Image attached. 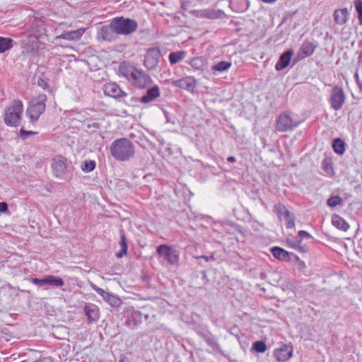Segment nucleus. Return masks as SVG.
<instances>
[{
	"label": "nucleus",
	"instance_id": "1",
	"mask_svg": "<svg viewBox=\"0 0 362 362\" xmlns=\"http://www.w3.org/2000/svg\"><path fill=\"white\" fill-rule=\"evenodd\" d=\"M111 156L117 160L127 161L135 154L133 143L127 138H119L115 140L110 147Z\"/></svg>",
	"mask_w": 362,
	"mask_h": 362
},
{
	"label": "nucleus",
	"instance_id": "2",
	"mask_svg": "<svg viewBox=\"0 0 362 362\" xmlns=\"http://www.w3.org/2000/svg\"><path fill=\"white\" fill-rule=\"evenodd\" d=\"M46 101L47 95L45 93H40L37 97L31 100L27 108L26 114L32 122H36L45 111Z\"/></svg>",
	"mask_w": 362,
	"mask_h": 362
},
{
	"label": "nucleus",
	"instance_id": "3",
	"mask_svg": "<svg viewBox=\"0 0 362 362\" xmlns=\"http://www.w3.org/2000/svg\"><path fill=\"white\" fill-rule=\"evenodd\" d=\"M23 103L15 100L12 105L8 107L4 114V122L10 127H18L20 124L23 112Z\"/></svg>",
	"mask_w": 362,
	"mask_h": 362
},
{
	"label": "nucleus",
	"instance_id": "4",
	"mask_svg": "<svg viewBox=\"0 0 362 362\" xmlns=\"http://www.w3.org/2000/svg\"><path fill=\"white\" fill-rule=\"evenodd\" d=\"M112 25L117 35H128L135 32L138 28L137 22L123 16L112 19Z\"/></svg>",
	"mask_w": 362,
	"mask_h": 362
},
{
	"label": "nucleus",
	"instance_id": "5",
	"mask_svg": "<svg viewBox=\"0 0 362 362\" xmlns=\"http://www.w3.org/2000/svg\"><path fill=\"white\" fill-rule=\"evenodd\" d=\"M300 122L297 115L291 112H284L276 119V130L280 132H285L297 127Z\"/></svg>",
	"mask_w": 362,
	"mask_h": 362
},
{
	"label": "nucleus",
	"instance_id": "6",
	"mask_svg": "<svg viewBox=\"0 0 362 362\" xmlns=\"http://www.w3.org/2000/svg\"><path fill=\"white\" fill-rule=\"evenodd\" d=\"M51 168L55 177L65 180L68 172L67 158L61 155L55 156L52 159Z\"/></svg>",
	"mask_w": 362,
	"mask_h": 362
},
{
	"label": "nucleus",
	"instance_id": "7",
	"mask_svg": "<svg viewBox=\"0 0 362 362\" xmlns=\"http://www.w3.org/2000/svg\"><path fill=\"white\" fill-rule=\"evenodd\" d=\"M345 99L344 92L341 87L335 86L332 88L329 98L331 108L334 110H341L345 103Z\"/></svg>",
	"mask_w": 362,
	"mask_h": 362
},
{
	"label": "nucleus",
	"instance_id": "8",
	"mask_svg": "<svg viewBox=\"0 0 362 362\" xmlns=\"http://www.w3.org/2000/svg\"><path fill=\"white\" fill-rule=\"evenodd\" d=\"M160 258H162L163 262L175 265L178 263L179 252L170 247L160 245Z\"/></svg>",
	"mask_w": 362,
	"mask_h": 362
},
{
	"label": "nucleus",
	"instance_id": "9",
	"mask_svg": "<svg viewBox=\"0 0 362 362\" xmlns=\"http://www.w3.org/2000/svg\"><path fill=\"white\" fill-rule=\"evenodd\" d=\"M157 97H158V86H155L153 88L148 89L146 93L140 98L132 96L128 101L126 102V103L129 105L135 106L138 102H141L142 103H148Z\"/></svg>",
	"mask_w": 362,
	"mask_h": 362
},
{
	"label": "nucleus",
	"instance_id": "10",
	"mask_svg": "<svg viewBox=\"0 0 362 362\" xmlns=\"http://www.w3.org/2000/svg\"><path fill=\"white\" fill-rule=\"evenodd\" d=\"M293 346L291 344H284L274 351V356L278 362H285L293 356Z\"/></svg>",
	"mask_w": 362,
	"mask_h": 362
},
{
	"label": "nucleus",
	"instance_id": "11",
	"mask_svg": "<svg viewBox=\"0 0 362 362\" xmlns=\"http://www.w3.org/2000/svg\"><path fill=\"white\" fill-rule=\"evenodd\" d=\"M103 91L105 95L117 100L126 97L127 94L123 91L116 83H109L103 86Z\"/></svg>",
	"mask_w": 362,
	"mask_h": 362
},
{
	"label": "nucleus",
	"instance_id": "12",
	"mask_svg": "<svg viewBox=\"0 0 362 362\" xmlns=\"http://www.w3.org/2000/svg\"><path fill=\"white\" fill-rule=\"evenodd\" d=\"M158 64V47L149 48L145 55L144 65L148 69H153Z\"/></svg>",
	"mask_w": 362,
	"mask_h": 362
},
{
	"label": "nucleus",
	"instance_id": "13",
	"mask_svg": "<svg viewBox=\"0 0 362 362\" xmlns=\"http://www.w3.org/2000/svg\"><path fill=\"white\" fill-rule=\"evenodd\" d=\"M172 83L176 87H179L193 93L197 83L194 77L185 76L179 80L173 81Z\"/></svg>",
	"mask_w": 362,
	"mask_h": 362
},
{
	"label": "nucleus",
	"instance_id": "14",
	"mask_svg": "<svg viewBox=\"0 0 362 362\" xmlns=\"http://www.w3.org/2000/svg\"><path fill=\"white\" fill-rule=\"evenodd\" d=\"M83 312L87 317L88 324L96 322L100 317V310L98 307L90 303H85Z\"/></svg>",
	"mask_w": 362,
	"mask_h": 362
},
{
	"label": "nucleus",
	"instance_id": "15",
	"mask_svg": "<svg viewBox=\"0 0 362 362\" xmlns=\"http://www.w3.org/2000/svg\"><path fill=\"white\" fill-rule=\"evenodd\" d=\"M98 35L105 41L112 42L116 40L117 34L114 27H112V21L109 25L101 27Z\"/></svg>",
	"mask_w": 362,
	"mask_h": 362
},
{
	"label": "nucleus",
	"instance_id": "16",
	"mask_svg": "<svg viewBox=\"0 0 362 362\" xmlns=\"http://www.w3.org/2000/svg\"><path fill=\"white\" fill-rule=\"evenodd\" d=\"M131 82L135 86L139 88H143L150 83L151 78L149 76L145 74L143 71L138 70L137 71H136V74L132 78Z\"/></svg>",
	"mask_w": 362,
	"mask_h": 362
},
{
	"label": "nucleus",
	"instance_id": "17",
	"mask_svg": "<svg viewBox=\"0 0 362 362\" xmlns=\"http://www.w3.org/2000/svg\"><path fill=\"white\" fill-rule=\"evenodd\" d=\"M138 69L134 66L126 63H122L119 66V74L127 78L129 81H132Z\"/></svg>",
	"mask_w": 362,
	"mask_h": 362
},
{
	"label": "nucleus",
	"instance_id": "18",
	"mask_svg": "<svg viewBox=\"0 0 362 362\" xmlns=\"http://www.w3.org/2000/svg\"><path fill=\"white\" fill-rule=\"evenodd\" d=\"M349 13L346 8L337 9L334 12V19L337 24L344 25L349 19Z\"/></svg>",
	"mask_w": 362,
	"mask_h": 362
},
{
	"label": "nucleus",
	"instance_id": "19",
	"mask_svg": "<svg viewBox=\"0 0 362 362\" xmlns=\"http://www.w3.org/2000/svg\"><path fill=\"white\" fill-rule=\"evenodd\" d=\"M84 33L83 29H78L71 31H65L57 37V39H64L66 40H79Z\"/></svg>",
	"mask_w": 362,
	"mask_h": 362
},
{
	"label": "nucleus",
	"instance_id": "20",
	"mask_svg": "<svg viewBox=\"0 0 362 362\" xmlns=\"http://www.w3.org/2000/svg\"><path fill=\"white\" fill-rule=\"evenodd\" d=\"M293 54V51L289 49L284 52L279 58V61L276 62L275 65V68L277 71L282 70L285 69L287 66H288L291 56Z\"/></svg>",
	"mask_w": 362,
	"mask_h": 362
},
{
	"label": "nucleus",
	"instance_id": "21",
	"mask_svg": "<svg viewBox=\"0 0 362 362\" xmlns=\"http://www.w3.org/2000/svg\"><path fill=\"white\" fill-rule=\"evenodd\" d=\"M315 47L310 42H304L299 50V57L305 58L312 55L315 51Z\"/></svg>",
	"mask_w": 362,
	"mask_h": 362
},
{
	"label": "nucleus",
	"instance_id": "22",
	"mask_svg": "<svg viewBox=\"0 0 362 362\" xmlns=\"http://www.w3.org/2000/svg\"><path fill=\"white\" fill-rule=\"evenodd\" d=\"M332 223L337 228L347 231L349 228V224L342 217L337 214H334L332 217Z\"/></svg>",
	"mask_w": 362,
	"mask_h": 362
},
{
	"label": "nucleus",
	"instance_id": "23",
	"mask_svg": "<svg viewBox=\"0 0 362 362\" xmlns=\"http://www.w3.org/2000/svg\"><path fill=\"white\" fill-rule=\"evenodd\" d=\"M15 45L16 42L12 38L0 36V54L10 50Z\"/></svg>",
	"mask_w": 362,
	"mask_h": 362
},
{
	"label": "nucleus",
	"instance_id": "24",
	"mask_svg": "<svg viewBox=\"0 0 362 362\" xmlns=\"http://www.w3.org/2000/svg\"><path fill=\"white\" fill-rule=\"evenodd\" d=\"M232 66L230 62L222 61L211 66V71L214 75L227 71Z\"/></svg>",
	"mask_w": 362,
	"mask_h": 362
},
{
	"label": "nucleus",
	"instance_id": "25",
	"mask_svg": "<svg viewBox=\"0 0 362 362\" xmlns=\"http://www.w3.org/2000/svg\"><path fill=\"white\" fill-rule=\"evenodd\" d=\"M189 63L194 70H204L207 64L206 59L203 57H194Z\"/></svg>",
	"mask_w": 362,
	"mask_h": 362
},
{
	"label": "nucleus",
	"instance_id": "26",
	"mask_svg": "<svg viewBox=\"0 0 362 362\" xmlns=\"http://www.w3.org/2000/svg\"><path fill=\"white\" fill-rule=\"evenodd\" d=\"M103 300L109 303L112 307L117 308L121 305V300L116 296L105 291L102 296Z\"/></svg>",
	"mask_w": 362,
	"mask_h": 362
},
{
	"label": "nucleus",
	"instance_id": "27",
	"mask_svg": "<svg viewBox=\"0 0 362 362\" xmlns=\"http://www.w3.org/2000/svg\"><path fill=\"white\" fill-rule=\"evenodd\" d=\"M272 253L275 258L279 260L286 261L289 259V252L279 247L272 248Z\"/></svg>",
	"mask_w": 362,
	"mask_h": 362
},
{
	"label": "nucleus",
	"instance_id": "28",
	"mask_svg": "<svg viewBox=\"0 0 362 362\" xmlns=\"http://www.w3.org/2000/svg\"><path fill=\"white\" fill-rule=\"evenodd\" d=\"M222 12L214 8H208L201 11V16L209 19H217L221 17Z\"/></svg>",
	"mask_w": 362,
	"mask_h": 362
},
{
	"label": "nucleus",
	"instance_id": "29",
	"mask_svg": "<svg viewBox=\"0 0 362 362\" xmlns=\"http://www.w3.org/2000/svg\"><path fill=\"white\" fill-rule=\"evenodd\" d=\"M120 250L116 252L115 256L118 258H122L128 252V244L124 234H122L119 240Z\"/></svg>",
	"mask_w": 362,
	"mask_h": 362
},
{
	"label": "nucleus",
	"instance_id": "30",
	"mask_svg": "<svg viewBox=\"0 0 362 362\" xmlns=\"http://www.w3.org/2000/svg\"><path fill=\"white\" fill-rule=\"evenodd\" d=\"M46 280L48 286L61 287L64 284V280L61 277L53 275H47Z\"/></svg>",
	"mask_w": 362,
	"mask_h": 362
},
{
	"label": "nucleus",
	"instance_id": "31",
	"mask_svg": "<svg viewBox=\"0 0 362 362\" xmlns=\"http://www.w3.org/2000/svg\"><path fill=\"white\" fill-rule=\"evenodd\" d=\"M274 212L278 216L280 221L283 220L284 216L289 212L286 207L281 203H277L274 206Z\"/></svg>",
	"mask_w": 362,
	"mask_h": 362
},
{
	"label": "nucleus",
	"instance_id": "32",
	"mask_svg": "<svg viewBox=\"0 0 362 362\" xmlns=\"http://www.w3.org/2000/svg\"><path fill=\"white\" fill-rule=\"evenodd\" d=\"M332 147L335 153L342 155L345 151V144L340 139H335L332 144Z\"/></svg>",
	"mask_w": 362,
	"mask_h": 362
},
{
	"label": "nucleus",
	"instance_id": "33",
	"mask_svg": "<svg viewBox=\"0 0 362 362\" xmlns=\"http://www.w3.org/2000/svg\"><path fill=\"white\" fill-rule=\"evenodd\" d=\"M186 55V52H171L169 54L168 59L171 64H175L180 62Z\"/></svg>",
	"mask_w": 362,
	"mask_h": 362
},
{
	"label": "nucleus",
	"instance_id": "34",
	"mask_svg": "<svg viewBox=\"0 0 362 362\" xmlns=\"http://www.w3.org/2000/svg\"><path fill=\"white\" fill-rule=\"evenodd\" d=\"M95 161L92 160H86L81 163V169L85 173H90L95 168Z\"/></svg>",
	"mask_w": 362,
	"mask_h": 362
},
{
	"label": "nucleus",
	"instance_id": "35",
	"mask_svg": "<svg viewBox=\"0 0 362 362\" xmlns=\"http://www.w3.org/2000/svg\"><path fill=\"white\" fill-rule=\"evenodd\" d=\"M327 204L329 207H335L338 205H342L343 204V200L341 197L339 196H332L329 197L327 201Z\"/></svg>",
	"mask_w": 362,
	"mask_h": 362
},
{
	"label": "nucleus",
	"instance_id": "36",
	"mask_svg": "<svg viewBox=\"0 0 362 362\" xmlns=\"http://www.w3.org/2000/svg\"><path fill=\"white\" fill-rule=\"evenodd\" d=\"M354 4L355 9L358 13L359 24L362 25V0H355Z\"/></svg>",
	"mask_w": 362,
	"mask_h": 362
},
{
	"label": "nucleus",
	"instance_id": "37",
	"mask_svg": "<svg viewBox=\"0 0 362 362\" xmlns=\"http://www.w3.org/2000/svg\"><path fill=\"white\" fill-rule=\"evenodd\" d=\"M286 222V227L288 228H292L295 226V218L290 211L287 213L283 218Z\"/></svg>",
	"mask_w": 362,
	"mask_h": 362
},
{
	"label": "nucleus",
	"instance_id": "38",
	"mask_svg": "<svg viewBox=\"0 0 362 362\" xmlns=\"http://www.w3.org/2000/svg\"><path fill=\"white\" fill-rule=\"evenodd\" d=\"M253 349L259 352L264 353L267 350L266 344L262 341H257L252 345Z\"/></svg>",
	"mask_w": 362,
	"mask_h": 362
},
{
	"label": "nucleus",
	"instance_id": "39",
	"mask_svg": "<svg viewBox=\"0 0 362 362\" xmlns=\"http://www.w3.org/2000/svg\"><path fill=\"white\" fill-rule=\"evenodd\" d=\"M37 134V132H33V131H28L24 129L23 128H21L19 131V136L23 139H26L29 136L31 135H35Z\"/></svg>",
	"mask_w": 362,
	"mask_h": 362
},
{
	"label": "nucleus",
	"instance_id": "40",
	"mask_svg": "<svg viewBox=\"0 0 362 362\" xmlns=\"http://www.w3.org/2000/svg\"><path fill=\"white\" fill-rule=\"evenodd\" d=\"M146 144H144V148H147L148 151H156V142L151 141L148 138H146Z\"/></svg>",
	"mask_w": 362,
	"mask_h": 362
},
{
	"label": "nucleus",
	"instance_id": "41",
	"mask_svg": "<svg viewBox=\"0 0 362 362\" xmlns=\"http://www.w3.org/2000/svg\"><path fill=\"white\" fill-rule=\"evenodd\" d=\"M31 281L33 284L40 287L47 285L46 276L42 279L32 278Z\"/></svg>",
	"mask_w": 362,
	"mask_h": 362
},
{
	"label": "nucleus",
	"instance_id": "42",
	"mask_svg": "<svg viewBox=\"0 0 362 362\" xmlns=\"http://www.w3.org/2000/svg\"><path fill=\"white\" fill-rule=\"evenodd\" d=\"M286 242L291 248L298 249V247H300L301 240L287 239Z\"/></svg>",
	"mask_w": 362,
	"mask_h": 362
},
{
	"label": "nucleus",
	"instance_id": "43",
	"mask_svg": "<svg viewBox=\"0 0 362 362\" xmlns=\"http://www.w3.org/2000/svg\"><path fill=\"white\" fill-rule=\"evenodd\" d=\"M322 168L323 170L328 174H333L334 170L332 164L329 163L327 160H324L322 162Z\"/></svg>",
	"mask_w": 362,
	"mask_h": 362
},
{
	"label": "nucleus",
	"instance_id": "44",
	"mask_svg": "<svg viewBox=\"0 0 362 362\" xmlns=\"http://www.w3.org/2000/svg\"><path fill=\"white\" fill-rule=\"evenodd\" d=\"M37 85L45 90L49 88L47 81L41 77L37 79Z\"/></svg>",
	"mask_w": 362,
	"mask_h": 362
},
{
	"label": "nucleus",
	"instance_id": "45",
	"mask_svg": "<svg viewBox=\"0 0 362 362\" xmlns=\"http://www.w3.org/2000/svg\"><path fill=\"white\" fill-rule=\"evenodd\" d=\"M90 287H91V288H92L93 290H94L95 291H96V292H97V293H98V294H99V295H100V296H102L105 293V291L103 289H102V288H99L98 286H96L95 284H93V283H90Z\"/></svg>",
	"mask_w": 362,
	"mask_h": 362
},
{
	"label": "nucleus",
	"instance_id": "46",
	"mask_svg": "<svg viewBox=\"0 0 362 362\" xmlns=\"http://www.w3.org/2000/svg\"><path fill=\"white\" fill-rule=\"evenodd\" d=\"M206 342L207 343L208 345H209L210 346H211L214 349H217L219 346L218 344L214 339H213L211 338L206 339Z\"/></svg>",
	"mask_w": 362,
	"mask_h": 362
},
{
	"label": "nucleus",
	"instance_id": "47",
	"mask_svg": "<svg viewBox=\"0 0 362 362\" xmlns=\"http://www.w3.org/2000/svg\"><path fill=\"white\" fill-rule=\"evenodd\" d=\"M298 236L300 238H310L312 236L310 233H308L307 231L305 230H300L298 232Z\"/></svg>",
	"mask_w": 362,
	"mask_h": 362
},
{
	"label": "nucleus",
	"instance_id": "48",
	"mask_svg": "<svg viewBox=\"0 0 362 362\" xmlns=\"http://www.w3.org/2000/svg\"><path fill=\"white\" fill-rule=\"evenodd\" d=\"M8 210V204L6 202H0V213L7 212Z\"/></svg>",
	"mask_w": 362,
	"mask_h": 362
},
{
	"label": "nucleus",
	"instance_id": "49",
	"mask_svg": "<svg viewBox=\"0 0 362 362\" xmlns=\"http://www.w3.org/2000/svg\"><path fill=\"white\" fill-rule=\"evenodd\" d=\"M199 257L205 259L206 262L212 261V260L215 259L214 256L213 255H210V256L202 255Z\"/></svg>",
	"mask_w": 362,
	"mask_h": 362
},
{
	"label": "nucleus",
	"instance_id": "50",
	"mask_svg": "<svg viewBox=\"0 0 362 362\" xmlns=\"http://www.w3.org/2000/svg\"><path fill=\"white\" fill-rule=\"evenodd\" d=\"M126 323L128 325H133L134 326H136V322L135 321V319L132 317V318H129Z\"/></svg>",
	"mask_w": 362,
	"mask_h": 362
},
{
	"label": "nucleus",
	"instance_id": "51",
	"mask_svg": "<svg viewBox=\"0 0 362 362\" xmlns=\"http://www.w3.org/2000/svg\"><path fill=\"white\" fill-rule=\"evenodd\" d=\"M89 127H93V128H95V129H99L100 125L98 122H93L91 124H90Z\"/></svg>",
	"mask_w": 362,
	"mask_h": 362
},
{
	"label": "nucleus",
	"instance_id": "52",
	"mask_svg": "<svg viewBox=\"0 0 362 362\" xmlns=\"http://www.w3.org/2000/svg\"><path fill=\"white\" fill-rule=\"evenodd\" d=\"M227 160L230 163H234L236 161V159L234 156H229L228 158H227Z\"/></svg>",
	"mask_w": 362,
	"mask_h": 362
},
{
	"label": "nucleus",
	"instance_id": "53",
	"mask_svg": "<svg viewBox=\"0 0 362 362\" xmlns=\"http://www.w3.org/2000/svg\"><path fill=\"white\" fill-rule=\"evenodd\" d=\"M118 362H129V359L127 358H121Z\"/></svg>",
	"mask_w": 362,
	"mask_h": 362
},
{
	"label": "nucleus",
	"instance_id": "54",
	"mask_svg": "<svg viewBox=\"0 0 362 362\" xmlns=\"http://www.w3.org/2000/svg\"><path fill=\"white\" fill-rule=\"evenodd\" d=\"M262 1L265 2V3H268V4H272L274 1H276V0H262Z\"/></svg>",
	"mask_w": 362,
	"mask_h": 362
},
{
	"label": "nucleus",
	"instance_id": "55",
	"mask_svg": "<svg viewBox=\"0 0 362 362\" xmlns=\"http://www.w3.org/2000/svg\"><path fill=\"white\" fill-rule=\"evenodd\" d=\"M354 78H355L356 82L358 83L359 78H358V74L357 72L355 74Z\"/></svg>",
	"mask_w": 362,
	"mask_h": 362
},
{
	"label": "nucleus",
	"instance_id": "56",
	"mask_svg": "<svg viewBox=\"0 0 362 362\" xmlns=\"http://www.w3.org/2000/svg\"><path fill=\"white\" fill-rule=\"evenodd\" d=\"M361 91H362V83L358 81V83H357Z\"/></svg>",
	"mask_w": 362,
	"mask_h": 362
},
{
	"label": "nucleus",
	"instance_id": "57",
	"mask_svg": "<svg viewBox=\"0 0 362 362\" xmlns=\"http://www.w3.org/2000/svg\"><path fill=\"white\" fill-rule=\"evenodd\" d=\"M163 113L165 114V117H166V120H167V122H169V119H168V115H167V114H166V112H165V110H163Z\"/></svg>",
	"mask_w": 362,
	"mask_h": 362
},
{
	"label": "nucleus",
	"instance_id": "58",
	"mask_svg": "<svg viewBox=\"0 0 362 362\" xmlns=\"http://www.w3.org/2000/svg\"><path fill=\"white\" fill-rule=\"evenodd\" d=\"M156 252L157 253H158V246L156 247Z\"/></svg>",
	"mask_w": 362,
	"mask_h": 362
}]
</instances>
